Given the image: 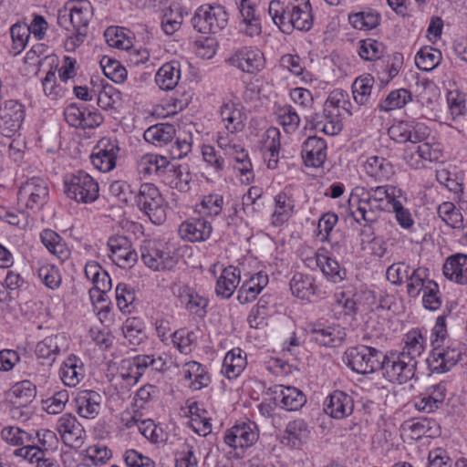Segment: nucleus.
Returning <instances> with one entry per match:
<instances>
[{"label": "nucleus", "mask_w": 467, "mask_h": 467, "mask_svg": "<svg viewBox=\"0 0 467 467\" xmlns=\"http://www.w3.org/2000/svg\"><path fill=\"white\" fill-rule=\"evenodd\" d=\"M281 408L292 411L298 410L306 402L305 394L298 389L291 386H277Z\"/></svg>", "instance_id": "4c0bfd02"}, {"label": "nucleus", "mask_w": 467, "mask_h": 467, "mask_svg": "<svg viewBox=\"0 0 467 467\" xmlns=\"http://www.w3.org/2000/svg\"><path fill=\"white\" fill-rule=\"evenodd\" d=\"M12 47L10 53L19 55L26 47L30 37V28L26 24H15L10 28Z\"/></svg>", "instance_id": "864d4df0"}, {"label": "nucleus", "mask_w": 467, "mask_h": 467, "mask_svg": "<svg viewBox=\"0 0 467 467\" xmlns=\"http://www.w3.org/2000/svg\"><path fill=\"white\" fill-rule=\"evenodd\" d=\"M42 244L61 261L69 256V250L62 237L51 229H45L40 234Z\"/></svg>", "instance_id": "58836bf2"}, {"label": "nucleus", "mask_w": 467, "mask_h": 467, "mask_svg": "<svg viewBox=\"0 0 467 467\" xmlns=\"http://www.w3.org/2000/svg\"><path fill=\"white\" fill-rule=\"evenodd\" d=\"M102 399V396L95 390H80L74 399L75 410L82 418L95 419L99 413Z\"/></svg>", "instance_id": "dca6fc26"}, {"label": "nucleus", "mask_w": 467, "mask_h": 467, "mask_svg": "<svg viewBox=\"0 0 467 467\" xmlns=\"http://www.w3.org/2000/svg\"><path fill=\"white\" fill-rule=\"evenodd\" d=\"M279 136L280 133L277 129L271 128L266 130L263 150L269 169H275L277 167L280 150Z\"/></svg>", "instance_id": "a19ab883"}, {"label": "nucleus", "mask_w": 467, "mask_h": 467, "mask_svg": "<svg viewBox=\"0 0 467 467\" xmlns=\"http://www.w3.org/2000/svg\"><path fill=\"white\" fill-rule=\"evenodd\" d=\"M100 67L104 75L115 83H122L127 78L126 68L118 60L103 57Z\"/></svg>", "instance_id": "13d9d810"}, {"label": "nucleus", "mask_w": 467, "mask_h": 467, "mask_svg": "<svg viewBox=\"0 0 467 467\" xmlns=\"http://www.w3.org/2000/svg\"><path fill=\"white\" fill-rule=\"evenodd\" d=\"M181 78V65L172 60L163 64L155 76V82L162 90H171Z\"/></svg>", "instance_id": "c85d7f7f"}, {"label": "nucleus", "mask_w": 467, "mask_h": 467, "mask_svg": "<svg viewBox=\"0 0 467 467\" xmlns=\"http://www.w3.org/2000/svg\"><path fill=\"white\" fill-rule=\"evenodd\" d=\"M135 202L140 212L157 225L166 220V203L159 191L152 183H142L135 195Z\"/></svg>", "instance_id": "20e7f679"}, {"label": "nucleus", "mask_w": 467, "mask_h": 467, "mask_svg": "<svg viewBox=\"0 0 467 467\" xmlns=\"http://www.w3.org/2000/svg\"><path fill=\"white\" fill-rule=\"evenodd\" d=\"M439 217L449 226L454 229H465L463 216L451 202H443L438 206Z\"/></svg>", "instance_id": "de8ad7c7"}, {"label": "nucleus", "mask_w": 467, "mask_h": 467, "mask_svg": "<svg viewBox=\"0 0 467 467\" xmlns=\"http://www.w3.org/2000/svg\"><path fill=\"white\" fill-rule=\"evenodd\" d=\"M243 23L245 25L244 32L249 36H259L262 31L261 17L256 10L254 0H234Z\"/></svg>", "instance_id": "412c9836"}, {"label": "nucleus", "mask_w": 467, "mask_h": 467, "mask_svg": "<svg viewBox=\"0 0 467 467\" xmlns=\"http://www.w3.org/2000/svg\"><path fill=\"white\" fill-rule=\"evenodd\" d=\"M119 147L116 140L102 138L99 140L91 156L92 165L102 172H108L116 166Z\"/></svg>", "instance_id": "9b49d317"}, {"label": "nucleus", "mask_w": 467, "mask_h": 467, "mask_svg": "<svg viewBox=\"0 0 467 467\" xmlns=\"http://www.w3.org/2000/svg\"><path fill=\"white\" fill-rule=\"evenodd\" d=\"M384 353L376 348L358 345L345 352V361L348 368L358 374H370L380 369Z\"/></svg>", "instance_id": "39448f33"}, {"label": "nucleus", "mask_w": 467, "mask_h": 467, "mask_svg": "<svg viewBox=\"0 0 467 467\" xmlns=\"http://www.w3.org/2000/svg\"><path fill=\"white\" fill-rule=\"evenodd\" d=\"M352 398L343 391L336 390L324 402V411L334 419H344L353 412Z\"/></svg>", "instance_id": "a211bd4d"}, {"label": "nucleus", "mask_w": 467, "mask_h": 467, "mask_svg": "<svg viewBox=\"0 0 467 467\" xmlns=\"http://www.w3.org/2000/svg\"><path fill=\"white\" fill-rule=\"evenodd\" d=\"M229 155L234 157L239 164L236 169L241 172L242 176H245L246 182H252L254 180L252 163L244 148L238 144Z\"/></svg>", "instance_id": "e2e57ef3"}, {"label": "nucleus", "mask_w": 467, "mask_h": 467, "mask_svg": "<svg viewBox=\"0 0 467 467\" xmlns=\"http://www.w3.org/2000/svg\"><path fill=\"white\" fill-rule=\"evenodd\" d=\"M177 296L181 303L189 311L198 316H203L206 313L205 308L208 306V300L195 293L188 285L179 286Z\"/></svg>", "instance_id": "473e14b6"}, {"label": "nucleus", "mask_w": 467, "mask_h": 467, "mask_svg": "<svg viewBox=\"0 0 467 467\" xmlns=\"http://www.w3.org/2000/svg\"><path fill=\"white\" fill-rule=\"evenodd\" d=\"M231 66L248 74H254L265 67V58L262 52L251 47L237 50L229 59Z\"/></svg>", "instance_id": "2eb2a0df"}, {"label": "nucleus", "mask_w": 467, "mask_h": 467, "mask_svg": "<svg viewBox=\"0 0 467 467\" xmlns=\"http://www.w3.org/2000/svg\"><path fill=\"white\" fill-rule=\"evenodd\" d=\"M291 3L280 0H272L268 5V14L275 26L279 27L284 33L293 29V17L290 13Z\"/></svg>", "instance_id": "cd10ccee"}, {"label": "nucleus", "mask_w": 467, "mask_h": 467, "mask_svg": "<svg viewBox=\"0 0 467 467\" xmlns=\"http://www.w3.org/2000/svg\"><path fill=\"white\" fill-rule=\"evenodd\" d=\"M65 193L78 202H93L99 197V184L87 172L78 171L64 179Z\"/></svg>", "instance_id": "423d86ee"}, {"label": "nucleus", "mask_w": 467, "mask_h": 467, "mask_svg": "<svg viewBox=\"0 0 467 467\" xmlns=\"http://www.w3.org/2000/svg\"><path fill=\"white\" fill-rule=\"evenodd\" d=\"M309 433L308 425L305 420H295L286 425L284 441L287 446L298 448L307 440Z\"/></svg>", "instance_id": "e433bc0d"}, {"label": "nucleus", "mask_w": 467, "mask_h": 467, "mask_svg": "<svg viewBox=\"0 0 467 467\" xmlns=\"http://www.w3.org/2000/svg\"><path fill=\"white\" fill-rule=\"evenodd\" d=\"M36 388L29 380H22L15 384L11 390L10 395L15 399L13 403L17 406H26L30 403L36 397Z\"/></svg>", "instance_id": "3c124183"}, {"label": "nucleus", "mask_w": 467, "mask_h": 467, "mask_svg": "<svg viewBox=\"0 0 467 467\" xmlns=\"http://www.w3.org/2000/svg\"><path fill=\"white\" fill-rule=\"evenodd\" d=\"M57 430L67 446L79 448L83 444L85 437L84 428L71 413L63 414L58 419Z\"/></svg>", "instance_id": "4468645a"}, {"label": "nucleus", "mask_w": 467, "mask_h": 467, "mask_svg": "<svg viewBox=\"0 0 467 467\" xmlns=\"http://www.w3.org/2000/svg\"><path fill=\"white\" fill-rule=\"evenodd\" d=\"M212 225L204 219H194L183 222L179 228L182 238L190 242L208 239L212 234Z\"/></svg>", "instance_id": "bb28decb"}, {"label": "nucleus", "mask_w": 467, "mask_h": 467, "mask_svg": "<svg viewBox=\"0 0 467 467\" xmlns=\"http://www.w3.org/2000/svg\"><path fill=\"white\" fill-rule=\"evenodd\" d=\"M246 361L241 355V349L229 351L223 362V373L229 379H236L245 367Z\"/></svg>", "instance_id": "c03bdc74"}, {"label": "nucleus", "mask_w": 467, "mask_h": 467, "mask_svg": "<svg viewBox=\"0 0 467 467\" xmlns=\"http://www.w3.org/2000/svg\"><path fill=\"white\" fill-rule=\"evenodd\" d=\"M175 136V128L170 123H159L148 128L144 132L146 141L162 147L171 143Z\"/></svg>", "instance_id": "c9c22d12"}, {"label": "nucleus", "mask_w": 467, "mask_h": 467, "mask_svg": "<svg viewBox=\"0 0 467 467\" xmlns=\"http://www.w3.org/2000/svg\"><path fill=\"white\" fill-rule=\"evenodd\" d=\"M426 361L429 369L436 374L447 373L457 365L467 368V349L457 341L437 345Z\"/></svg>", "instance_id": "f257e3e1"}, {"label": "nucleus", "mask_w": 467, "mask_h": 467, "mask_svg": "<svg viewBox=\"0 0 467 467\" xmlns=\"http://www.w3.org/2000/svg\"><path fill=\"white\" fill-rule=\"evenodd\" d=\"M367 201L363 198L356 197L355 201L352 202V205L357 206L356 212L351 211L350 214L354 217L357 223L363 220L367 223H375L378 220L379 214L381 211L376 210L375 207H371L370 204L366 203Z\"/></svg>", "instance_id": "bf43d9fd"}, {"label": "nucleus", "mask_w": 467, "mask_h": 467, "mask_svg": "<svg viewBox=\"0 0 467 467\" xmlns=\"http://www.w3.org/2000/svg\"><path fill=\"white\" fill-rule=\"evenodd\" d=\"M413 157H417L421 161H428L430 162H436L442 157V151L439 144H431L423 142L415 147Z\"/></svg>", "instance_id": "69168bd1"}, {"label": "nucleus", "mask_w": 467, "mask_h": 467, "mask_svg": "<svg viewBox=\"0 0 467 467\" xmlns=\"http://www.w3.org/2000/svg\"><path fill=\"white\" fill-rule=\"evenodd\" d=\"M222 121L227 131L235 134L244 128V115L240 104L233 101L224 102L220 109Z\"/></svg>", "instance_id": "b1692460"}, {"label": "nucleus", "mask_w": 467, "mask_h": 467, "mask_svg": "<svg viewBox=\"0 0 467 467\" xmlns=\"http://www.w3.org/2000/svg\"><path fill=\"white\" fill-rule=\"evenodd\" d=\"M308 335L312 341L324 347H336L346 338V331L337 324L326 325L321 322L308 327Z\"/></svg>", "instance_id": "ddd939ff"}, {"label": "nucleus", "mask_w": 467, "mask_h": 467, "mask_svg": "<svg viewBox=\"0 0 467 467\" xmlns=\"http://www.w3.org/2000/svg\"><path fill=\"white\" fill-rule=\"evenodd\" d=\"M181 373L185 380L190 381L189 387L194 390L207 387L211 381L205 368L196 361L185 363Z\"/></svg>", "instance_id": "c756f323"}, {"label": "nucleus", "mask_w": 467, "mask_h": 467, "mask_svg": "<svg viewBox=\"0 0 467 467\" xmlns=\"http://www.w3.org/2000/svg\"><path fill=\"white\" fill-rule=\"evenodd\" d=\"M25 107L17 100H7L0 110V134L11 138L21 128L25 119Z\"/></svg>", "instance_id": "9d476101"}, {"label": "nucleus", "mask_w": 467, "mask_h": 467, "mask_svg": "<svg viewBox=\"0 0 467 467\" xmlns=\"http://www.w3.org/2000/svg\"><path fill=\"white\" fill-rule=\"evenodd\" d=\"M268 284V275L258 272L245 280L238 290L237 300L240 304H247L256 298Z\"/></svg>", "instance_id": "5701e85b"}, {"label": "nucleus", "mask_w": 467, "mask_h": 467, "mask_svg": "<svg viewBox=\"0 0 467 467\" xmlns=\"http://www.w3.org/2000/svg\"><path fill=\"white\" fill-rule=\"evenodd\" d=\"M441 60V51L431 47L420 48L415 57V64L421 71L432 70L440 64Z\"/></svg>", "instance_id": "8fccbe9b"}, {"label": "nucleus", "mask_w": 467, "mask_h": 467, "mask_svg": "<svg viewBox=\"0 0 467 467\" xmlns=\"http://www.w3.org/2000/svg\"><path fill=\"white\" fill-rule=\"evenodd\" d=\"M400 194V190L391 185H382L365 189L364 187H355L349 198V205L356 197L363 198L367 201V204L375 207L378 211L389 210L393 206V202H397V198Z\"/></svg>", "instance_id": "0eeeda50"}, {"label": "nucleus", "mask_w": 467, "mask_h": 467, "mask_svg": "<svg viewBox=\"0 0 467 467\" xmlns=\"http://www.w3.org/2000/svg\"><path fill=\"white\" fill-rule=\"evenodd\" d=\"M60 379L67 387H76L85 377L84 365L76 355L68 356L60 368Z\"/></svg>", "instance_id": "a878e982"}, {"label": "nucleus", "mask_w": 467, "mask_h": 467, "mask_svg": "<svg viewBox=\"0 0 467 467\" xmlns=\"http://www.w3.org/2000/svg\"><path fill=\"white\" fill-rule=\"evenodd\" d=\"M109 258L120 268H130L138 260V254L130 241L123 235L111 236L108 240Z\"/></svg>", "instance_id": "f8f14e48"}, {"label": "nucleus", "mask_w": 467, "mask_h": 467, "mask_svg": "<svg viewBox=\"0 0 467 467\" xmlns=\"http://www.w3.org/2000/svg\"><path fill=\"white\" fill-rule=\"evenodd\" d=\"M316 263L329 281L337 284L345 279L346 270L340 267L337 261L326 254H317Z\"/></svg>", "instance_id": "ea45409f"}, {"label": "nucleus", "mask_w": 467, "mask_h": 467, "mask_svg": "<svg viewBox=\"0 0 467 467\" xmlns=\"http://www.w3.org/2000/svg\"><path fill=\"white\" fill-rule=\"evenodd\" d=\"M407 281V293L410 297H417L427 285L431 282L429 278V270L426 267H417L409 272Z\"/></svg>", "instance_id": "37998d69"}, {"label": "nucleus", "mask_w": 467, "mask_h": 467, "mask_svg": "<svg viewBox=\"0 0 467 467\" xmlns=\"http://www.w3.org/2000/svg\"><path fill=\"white\" fill-rule=\"evenodd\" d=\"M379 20L380 15L372 9H366L348 16L351 26L358 30L373 29L379 26Z\"/></svg>", "instance_id": "a18cd8bd"}, {"label": "nucleus", "mask_w": 467, "mask_h": 467, "mask_svg": "<svg viewBox=\"0 0 467 467\" xmlns=\"http://www.w3.org/2000/svg\"><path fill=\"white\" fill-rule=\"evenodd\" d=\"M169 169H173L172 163L166 157L158 154H145L137 161V171L143 176L163 178L168 175Z\"/></svg>", "instance_id": "6ab92c4d"}, {"label": "nucleus", "mask_w": 467, "mask_h": 467, "mask_svg": "<svg viewBox=\"0 0 467 467\" xmlns=\"http://www.w3.org/2000/svg\"><path fill=\"white\" fill-rule=\"evenodd\" d=\"M239 283L240 270L232 265L224 268L216 283V295L224 299L230 298Z\"/></svg>", "instance_id": "7c9ffc66"}, {"label": "nucleus", "mask_w": 467, "mask_h": 467, "mask_svg": "<svg viewBox=\"0 0 467 467\" xmlns=\"http://www.w3.org/2000/svg\"><path fill=\"white\" fill-rule=\"evenodd\" d=\"M140 256L144 265L153 271H170L178 264L179 255L165 244L145 240L140 246Z\"/></svg>", "instance_id": "7ed1b4c3"}, {"label": "nucleus", "mask_w": 467, "mask_h": 467, "mask_svg": "<svg viewBox=\"0 0 467 467\" xmlns=\"http://www.w3.org/2000/svg\"><path fill=\"white\" fill-rule=\"evenodd\" d=\"M62 340L63 337L58 335L47 337L36 345V355L38 358L48 360L49 364L53 363L60 353L59 343Z\"/></svg>", "instance_id": "49530a36"}, {"label": "nucleus", "mask_w": 467, "mask_h": 467, "mask_svg": "<svg viewBox=\"0 0 467 467\" xmlns=\"http://www.w3.org/2000/svg\"><path fill=\"white\" fill-rule=\"evenodd\" d=\"M210 34H215L223 29L228 24V13L222 5H211L209 9Z\"/></svg>", "instance_id": "0e129e2a"}, {"label": "nucleus", "mask_w": 467, "mask_h": 467, "mask_svg": "<svg viewBox=\"0 0 467 467\" xmlns=\"http://www.w3.org/2000/svg\"><path fill=\"white\" fill-rule=\"evenodd\" d=\"M427 339L420 329H412L404 337V346L401 351L402 355L410 358L412 361L420 357L425 351Z\"/></svg>", "instance_id": "2f4dec72"}, {"label": "nucleus", "mask_w": 467, "mask_h": 467, "mask_svg": "<svg viewBox=\"0 0 467 467\" xmlns=\"http://www.w3.org/2000/svg\"><path fill=\"white\" fill-rule=\"evenodd\" d=\"M223 197L218 193L204 195L201 202V212L207 216H217L221 213Z\"/></svg>", "instance_id": "774afa93"}, {"label": "nucleus", "mask_w": 467, "mask_h": 467, "mask_svg": "<svg viewBox=\"0 0 467 467\" xmlns=\"http://www.w3.org/2000/svg\"><path fill=\"white\" fill-rule=\"evenodd\" d=\"M277 121L287 133L294 132L299 126L300 118L294 108L289 105L281 107L276 111Z\"/></svg>", "instance_id": "052dcab7"}, {"label": "nucleus", "mask_w": 467, "mask_h": 467, "mask_svg": "<svg viewBox=\"0 0 467 467\" xmlns=\"http://www.w3.org/2000/svg\"><path fill=\"white\" fill-rule=\"evenodd\" d=\"M182 23V13L180 7L172 8L171 6L164 11L161 18V28L166 35L171 36L178 31Z\"/></svg>", "instance_id": "680f3d73"}, {"label": "nucleus", "mask_w": 467, "mask_h": 467, "mask_svg": "<svg viewBox=\"0 0 467 467\" xmlns=\"http://www.w3.org/2000/svg\"><path fill=\"white\" fill-rule=\"evenodd\" d=\"M365 172L378 182L388 181L394 173L392 164L384 158L372 156L364 164Z\"/></svg>", "instance_id": "72a5a7b5"}, {"label": "nucleus", "mask_w": 467, "mask_h": 467, "mask_svg": "<svg viewBox=\"0 0 467 467\" xmlns=\"http://www.w3.org/2000/svg\"><path fill=\"white\" fill-rule=\"evenodd\" d=\"M444 276L459 285L467 284V255L456 254L449 256L443 265Z\"/></svg>", "instance_id": "4be33fe9"}, {"label": "nucleus", "mask_w": 467, "mask_h": 467, "mask_svg": "<svg viewBox=\"0 0 467 467\" xmlns=\"http://www.w3.org/2000/svg\"><path fill=\"white\" fill-rule=\"evenodd\" d=\"M422 292L423 306L431 311L438 310L441 306L438 284L435 281L427 282V285Z\"/></svg>", "instance_id": "338daca9"}, {"label": "nucleus", "mask_w": 467, "mask_h": 467, "mask_svg": "<svg viewBox=\"0 0 467 467\" xmlns=\"http://www.w3.org/2000/svg\"><path fill=\"white\" fill-rule=\"evenodd\" d=\"M327 143L317 136L308 137L302 145L301 155L309 167H320L327 159Z\"/></svg>", "instance_id": "aec40b11"}, {"label": "nucleus", "mask_w": 467, "mask_h": 467, "mask_svg": "<svg viewBox=\"0 0 467 467\" xmlns=\"http://www.w3.org/2000/svg\"><path fill=\"white\" fill-rule=\"evenodd\" d=\"M309 123L311 128L330 136L338 134L342 130L341 121L334 119L326 106L323 114L315 113L310 116Z\"/></svg>", "instance_id": "f704fd0d"}, {"label": "nucleus", "mask_w": 467, "mask_h": 467, "mask_svg": "<svg viewBox=\"0 0 467 467\" xmlns=\"http://www.w3.org/2000/svg\"><path fill=\"white\" fill-rule=\"evenodd\" d=\"M417 363L406 355L391 350L384 353L380 370L388 381L401 385L414 378Z\"/></svg>", "instance_id": "f03ea898"}, {"label": "nucleus", "mask_w": 467, "mask_h": 467, "mask_svg": "<svg viewBox=\"0 0 467 467\" xmlns=\"http://www.w3.org/2000/svg\"><path fill=\"white\" fill-rule=\"evenodd\" d=\"M410 100V92L406 88H400L389 92L379 107L382 111H390L404 107Z\"/></svg>", "instance_id": "4d7b16f0"}, {"label": "nucleus", "mask_w": 467, "mask_h": 467, "mask_svg": "<svg viewBox=\"0 0 467 467\" xmlns=\"http://www.w3.org/2000/svg\"><path fill=\"white\" fill-rule=\"evenodd\" d=\"M290 289L295 296L307 300L317 293L314 278L311 275L301 273H297L293 276L290 281Z\"/></svg>", "instance_id": "79ce46f5"}, {"label": "nucleus", "mask_w": 467, "mask_h": 467, "mask_svg": "<svg viewBox=\"0 0 467 467\" xmlns=\"http://www.w3.org/2000/svg\"><path fill=\"white\" fill-rule=\"evenodd\" d=\"M373 83L374 78L369 74L356 78L352 85V93L358 105H365L368 102Z\"/></svg>", "instance_id": "6e6d98bb"}, {"label": "nucleus", "mask_w": 467, "mask_h": 467, "mask_svg": "<svg viewBox=\"0 0 467 467\" xmlns=\"http://www.w3.org/2000/svg\"><path fill=\"white\" fill-rule=\"evenodd\" d=\"M445 396L446 387L444 383L431 385L414 400V407L419 411L433 412L442 405Z\"/></svg>", "instance_id": "f3484780"}, {"label": "nucleus", "mask_w": 467, "mask_h": 467, "mask_svg": "<svg viewBox=\"0 0 467 467\" xmlns=\"http://www.w3.org/2000/svg\"><path fill=\"white\" fill-rule=\"evenodd\" d=\"M293 29L308 31L313 26L312 7L309 0H290Z\"/></svg>", "instance_id": "393cba45"}, {"label": "nucleus", "mask_w": 467, "mask_h": 467, "mask_svg": "<svg viewBox=\"0 0 467 467\" xmlns=\"http://www.w3.org/2000/svg\"><path fill=\"white\" fill-rule=\"evenodd\" d=\"M259 438L257 425L254 422H241L225 431L223 441L234 451L253 446Z\"/></svg>", "instance_id": "1a4fd4ad"}, {"label": "nucleus", "mask_w": 467, "mask_h": 467, "mask_svg": "<svg viewBox=\"0 0 467 467\" xmlns=\"http://www.w3.org/2000/svg\"><path fill=\"white\" fill-rule=\"evenodd\" d=\"M436 180L440 184L443 185L448 191L454 194V200L459 202H461L464 192L462 179H459L456 174L451 173L448 170L442 169L436 171Z\"/></svg>", "instance_id": "09e8293b"}, {"label": "nucleus", "mask_w": 467, "mask_h": 467, "mask_svg": "<svg viewBox=\"0 0 467 467\" xmlns=\"http://www.w3.org/2000/svg\"><path fill=\"white\" fill-rule=\"evenodd\" d=\"M275 209L273 213V223L283 224L292 213L294 203L285 192H280L275 197Z\"/></svg>", "instance_id": "603ef678"}, {"label": "nucleus", "mask_w": 467, "mask_h": 467, "mask_svg": "<svg viewBox=\"0 0 467 467\" xmlns=\"http://www.w3.org/2000/svg\"><path fill=\"white\" fill-rule=\"evenodd\" d=\"M72 16V28H87L92 16L93 7L88 1H80L79 4L70 7Z\"/></svg>", "instance_id": "5fc2aeb1"}, {"label": "nucleus", "mask_w": 467, "mask_h": 467, "mask_svg": "<svg viewBox=\"0 0 467 467\" xmlns=\"http://www.w3.org/2000/svg\"><path fill=\"white\" fill-rule=\"evenodd\" d=\"M49 191L46 181L39 177H33L19 188L17 193L18 202L26 208L39 211L48 200Z\"/></svg>", "instance_id": "6e6552de"}]
</instances>
